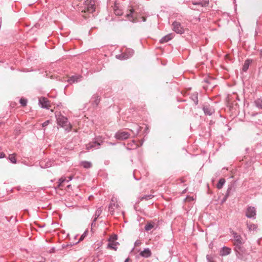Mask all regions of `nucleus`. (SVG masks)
I'll use <instances>...</instances> for the list:
<instances>
[{
  "instance_id": "obj_1",
  "label": "nucleus",
  "mask_w": 262,
  "mask_h": 262,
  "mask_svg": "<svg viewBox=\"0 0 262 262\" xmlns=\"http://www.w3.org/2000/svg\"><path fill=\"white\" fill-rule=\"evenodd\" d=\"M55 117L58 125L64 128L67 131L71 130L72 125L69 123L67 118L62 116L60 113H56Z\"/></svg>"
},
{
  "instance_id": "obj_2",
  "label": "nucleus",
  "mask_w": 262,
  "mask_h": 262,
  "mask_svg": "<svg viewBox=\"0 0 262 262\" xmlns=\"http://www.w3.org/2000/svg\"><path fill=\"white\" fill-rule=\"evenodd\" d=\"M95 11V5L94 0H86L84 3V9L81 10L82 13H93Z\"/></svg>"
},
{
  "instance_id": "obj_3",
  "label": "nucleus",
  "mask_w": 262,
  "mask_h": 262,
  "mask_svg": "<svg viewBox=\"0 0 262 262\" xmlns=\"http://www.w3.org/2000/svg\"><path fill=\"white\" fill-rule=\"evenodd\" d=\"M120 209V206L118 203L117 198H112L108 206V210L110 213L111 215H113L116 211H119Z\"/></svg>"
},
{
  "instance_id": "obj_4",
  "label": "nucleus",
  "mask_w": 262,
  "mask_h": 262,
  "mask_svg": "<svg viewBox=\"0 0 262 262\" xmlns=\"http://www.w3.org/2000/svg\"><path fill=\"white\" fill-rule=\"evenodd\" d=\"M243 244L234 245V251L237 257L242 259L246 254V250L243 246Z\"/></svg>"
},
{
  "instance_id": "obj_5",
  "label": "nucleus",
  "mask_w": 262,
  "mask_h": 262,
  "mask_svg": "<svg viewBox=\"0 0 262 262\" xmlns=\"http://www.w3.org/2000/svg\"><path fill=\"white\" fill-rule=\"evenodd\" d=\"M135 11L134 9H130L128 10V12L125 15V17L128 19V20L133 22L136 23L138 21L137 18L136 16H135Z\"/></svg>"
},
{
  "instance_id": "obj_6",
  "label": "nucleus",
  "mask_w": 262,
  "mask_h": 262,
  "mask_svg": "<svg viewBox=\"0 0 262 262\" xmlns=\"http://www.w3.org/2000/svg\"><path fill=\"white\" fill-rule=\"evenodd\" d=\"M129 136L130 134L124 131L118 132L115 135L116 138L119 140H125L128 139Z\"/></svg>"
},
{
  "instance_id": "obj_7",
  "label": "nucleus",
  "mask_w": 262,
  "mask_h": 262,
  "mask_svg": "<svg viewBox=\"0 0 262 262\" xmlns=\"http://www.w3.org/2000/svg\"><path fill=\"white\" fill-rule=\"evenodd\" d=\"M173 30L177 33L182 34L184 32V29L181 26V24L178 21H174L172 24Z\"/></svg>"
},
{
  "instance_id": "obj_8",
  "label": "nucleus",
  "mask_w": 262,
  "mask_h": 262,
  "mask_svg": "<svg viewBox=\"0 0 262 262\" xmlns=\"http://www.w3.org/2000/svg\"><path fill=\"white\" fill-rule=\"evenodd\" d=\"M39 103L42 108L49 109L51 106L50 101L45 97H40L39 99Z\"/></svg>"
},
{
  "instance_id": "obj_9",
  "label": "nucleus",
  "mask_w": 262,
  "mask_h": 262,
  "mask_svg": "<svg viewBox=\"0 0 262 262\" xmlns=\"http://www.w3.org/2000/svg\"><path fill=\"white\" fill-rule=\"evenodd\" d=\"M256 215V209L254 207L249 206L246 211V216L248 218L255 217Z\"/></svg>"
},
{
  "instance_id": "obj_10",
  "label": "nucleus",
  "mask_w": 262,
  "mask_h": 262,
  "mask_svg": "<svg viewBox=\"0 0 262 262\" xmlns=\"http://www.w3.org/2000/svg\"><path fill=\"white\" fill-rule=\"evenodd\" d=\"M102 143V141L101 142H98V141H95L94 142H92L89 143L88 144L86 145V149L89 150L90 149H92L94 148H99V146L101 145Z\"/></svg>"
},
{
  "instance_id": "obj_11",
  "label": "nucleus",
  "mask_w": 262,
  "mask_h": 262,
  "mask_svg": "<svg viewBox=\"0 0 262 262\" xmlns=\"http://www.w3.org/2000/svg\"><path fill=\"white\" fill-rule=\"evenodd\" d=\"M204 113L207 115H211L214 113V108L209 105H206L203 107Z\"/></svg>"
},
{
  "instance_id": "obj_12",
  "label": "nucleus",
  "mask_w": 262,
  "mask_h": 262,
  "mask_svg": "<svg viewBox=\"0 0 262 262\" xmlns=\"http://www.w3.org/2000/svg\"><path fill=\"white\" fill-rule=\"evenodd\" d=\"M140 255L144 258H148L151 256V252L149 248H146L140 253Z\"/></svg>"
},
{
  "instance_id": "obj_13",
  "label": "nucleus",
  "mask_w": 262,
  "mask_h": 262,
  "mask_svg": "<svg viewBox=\"0 0 262 262\" xmlns=\"http://www.w3.org/2000/svg\"><path fill=\"white\" fill-rule=\"evenodd\" d=\"M71 180H72V177H69V179L68 180H66V179L65 178H62V177L59 180V184L58 185V187L59 188H60V189H62L63 186H64L63 183L65 182H68L70 181H71Z\"/></svg>"
},
{
  "instance_id": "obj_14",
  "label": "nucleus",
  "mask_w": 262,
  "mask_h": 262,
  "mask_svg": "<svg viewBox=\"0 0 262 262\" xmlns=\"http://www.w3.org/2000/svg\"><path fill=\"white\" fill-rule=\"evenodd\" d=\"M231 253V249L227 247H223L221 250L220 252V255L222 256H226L229 255Z\"/></svg>"
},
{
  "instance_id": "obj_15",
  "label": "nucleus",
  "mask_w": 262,
  "mask_h": 262,
  "mask_svg": "<svg viewBox=\"0 0 262 262\" xmlns=\"http://www.w3.org/2000/svg\"><path fill=\"white\" fill-rule=\"evenodd\" d=\"M119 245V243L118 242H110L107 244V248L116 251L117 249V246Z\"/></svg>"
},
{
  "instance_id": "obj_16",
  "label": "nucleus",
  "mask_w": 262,
  "mask_h": 262,
  "mask_svg": "<svg viewBox=\"0 0 262 262\" xmlns=\"http://www.w3.org/2000/svg\"><path fill=\"white\" fill-rule=\"evenodd\" d=\"M234 245H237V244H244V241L241 236V235H238L237 236H235V238H234Z\"/></svg>"
},
{
  "instance_id": "obj_17",
  "label": "nucleus",
  "mask_w": 262,
  "mask_h": 262,
  "mask_svg": "<svg viewBox=\"0 0 262 262\" xmlns=\"http://www.w3.org/2000/svg\"><path fill=\"white\" fill-rule=\"evenodd\" d=\"M173 38V35L172 34H169L167 35L162 37L160 40L161 43H165L170 40L171 39Z\"/></svg>"
},
{
  "instance_id": "obj_18",
  "label": "nucleus",
  "mask_w": 262,
  "mask_h": 262,
  "mask_svg": "<svg viewBox=\"0 0 262 262\" xmlns=\"http://www.w3.org/2000/svg\"><path fill=\"white\" fill-rule=\"evenodd\" d=\"M209 1L207 0H203L201 1H200L198 3L196 2H192V4L194 5H199L201 6V7H206L208 5Z\"/></svg>"
},
{
  "instance_id": "obj_19",
  "label": "nucleus",
  "mask_w": 262,
  "mask_h": 262,
  "mask_svg": "<svg viewBox=\"0 0 262 262\" xmlns=\"http://www.w3.org/2000/svg\"><path fill=\"white\" fill-rule=\"evenodd\" d=\"M102 209L101 207H99L98 209H97L95 212V216L96 217L94 219L93 223L92 224V225H93L94 223L95 222L97 219V218L99 216V215L101 214L102 212Z\"/></svg>"
},
{
  "instance_id": "obj_20",
  "label": "nucleus",
  "mask_w": 262,
  "mask_h": 262,
  "mask_svg": "<svg viewBox=\"0 0 262 262\" xmlns=\"http://www.w3.org/2000/svg\"><path fill=\"white\" fill-rule=\"evenodd\" d=\"M134 53V51L132 49H126L124 54H126V56L128 57V58L132 57Z\"/></svg>"
},
{
  "instance_id": "obj_21",
  "label": "nucleus",
  "mask_w": 262,
  "mask_h": 262,
  "mask_svg": "<svg viewBox=\"0 0 262 262\" xmlns=\"http://www.w3.org/2000/svg\"><path fill=\"white\" fill-rule=\"evenodd\" d=\"M154 225L155 223L153 222L147 223V224L145 226V230L146 231H148L154 228Z\"/></svg>"
},
{
  "instance_id": "obj_22",
  "label": "nucleus",
  "mask_w": 262,
  "mask_h": 262,
  "mask_svg": "<svg viewBox=\"0 0 262 262\" xmlns=\"http://www.w3.org/2000/svg\"><path fill=\"white\" fill-rule=\"evenodd\" d=\"M81 165L85 168H89L92 166V163L88 161H82L81 163Z\"/></svg>"
},
{
  "instance_id": "obj_23",
  "label": "nucleus",
  "mask_w": 262,
  "mask_h": 262,
  "mask_svg": "<svg viewBox=\"0 0 262 262\" xmlns=\"http://www.w3.org/2000/svg\"><path fill=\"white\" fill-rule=\"evenodd\" d=\"M225 179L222 178V179H220L218 183L216 185L217 188L218 189H221L223 187V185L225 184Z\"/></svg>"
},
{
  "instance_id": "obj_24",
  "label": "nucleus",
  "mask_w": 262,
  "mask_h": 262,
  "mask_svg": "<svg viewBox=\"0 0 262 262\" xmlns=\"http://www.w3.org/2000/svg\"><path fill=\"white\" fill-rule=\"evenodd\" d=\"M247 228H248V229L250 231H254V230H256V229L257 228V226L256 225L252 224V223H248L247 224Z\"/></svg>"
},
{
  "instance_id": "obj_25",
  "label": "nucleus",
  "mask_w": 262,
  "mask_h": 262,
  "mask_svg": "<svg viewBox=\"0 0 262 262\" xmlns=\"http://www.w3.org/2000/svg\"><path fill=\"white\" fill-rule=\"evenodd\" d=\"M16 154H13L10 155L9 156V159L12 163L15 164L17 162V161L16 159Z\"/></svg>"
},
{
  "instance_id": "obj_26",
  "label": "nucleus",
  "mask_w": 262,
  "mask_h": 262,
  "mask_svg": "<svg viewBox=\"0 0 262 262\" xmlns=\"http://www.w3.org/2000/svg\"><path fill=\"white\" fill-rule=\"evenodd\" d=\"M114 13L116 15L120 16L122 15L123 12L122 10L118 8L116 5L114 7Z\"/></svg>"
},
{
  "instance_id": "obj_27",
  "label": "nucleus",
  "mask_w": 262,
  "mask_h": 262,
  "mask_svg": "<svg viewBox=\"0 0 262 262\" xmlns=\"http://www.w3.org/2000/svg\"><path fill=\"white\" fill-rule=\"evenodd\" d=\"M255 103L257 107L262 109V99H258L255 100Z\"/></svg>"
},
{
  "instance_id": "obj_28",
  "label": "nucleus",
  "mask_w": 262,
  "mask_h": 262,
  "mask_svg": "<svg viewBox=\"0 0 262 262\" xmlns=\"http://www.w3.org/2000/svg\"><path fill=\"white\" fill-rule=\"evenodd\" d=\"M116 58L121 60H125L128 59V57L126 56V54H124V53L121 54L116 55Z\"/></svg>"
},
{
  "instance_id": "obj_29",
  "label": "nucleus",
  "mask_w": 262,
  "mask_h": 262,
  "mask_svg": "<svg viewBox=\"0 0 262 262\" xmlns=\"http://www.w3.org/2000/svg\"><path fill=\"white\" fill-rule=\"evenodd\" d=\"M117 235L116 234L112 235L108 238V242H116V241L117 239Z\"/></svg>"
},
{
  "instance_id": "obj_30",
  "label": "nucleus",
  "mask_w": 262,
  "mask_h": 262,
  "mask_svg": "<svg viewBox=\"0 0 262 262\" xmlns=\"http://www.w3.org/2000/svg\"><path fill=\"white\" fill-rule=\"evenodd\" d=\"M81 78V76H72L70 78V79L69 80L70 81H72L73 82H77L79 79H80Z\"/></svg>"
},
{
  "instance_id": "obj_31",
  "label": "nucleus",
  "mask_w": 262,
  "mask_h": 262,
  "mask_svg": "<svg viewBox=\"0 0 262 262\" xmlns=\"http://www.w3.org/2000/svg\"><path fill=\"white\" fill-rule=\"evenodd\" d=\"M249 61L248 60H247L245 62V63L243 66V70L245 72H246L248 68H249Z\"/></svg>"
},
{
  "instance_id": "obj_32",
  "label": "nucleus",
  "mask_w": 262,
  "mask_h": 262,
  "mask_svg": "<svg viewBox=\"0 0 262 262\" xmlns=\"http://www.w3.org/2000/svg\"><path fill=\"white\" fill-rule=\"evenodd\" d=\"M88 233V230H85L84 231V232L80 236V238L79 239V242L83 241V239L87 236Z\"/></svg>"
},
{
  "instance_id": "obj_33",
  "label": "nucleus",
  "mask_w": 262,
  "mask_h": 262,
  "mask_svg": "<svg viewBox=\"0 0 262 262\" xmlns=\"http://www.w3.org/2000/svg\"><path fill=\"white\" fill-rule=\"evenodd\" d=\"M19 102L23 106H25L27 105V100L25 99L21 98L19 100Z\"/></svg>"
},
{
  "instance_id": "obj_34",
  "label": "nucleus",
  "mask_w": 262,
  "mask_h": 262,
  "mask_svg": "<svg viewBox=\"0 0 262 262\" xmlns=\"http://www.w3.org/2000/svg\"><path fill=\"white\" fill-rule=\"evenodd\" d=\"M232 189H233V186L232 185L231 186H229V187L227 189V194L226 195V196H227L231 194L230 191L232 190Z\"/></svg>"
},
{
  "instance_id": "obj_35",
  "label": "nucleus",
  "mask_w": 262,
  "mask_h": 262,
  "mask_svg": "<svg viewBox=\"0 0 262 262\" xmlns=\"http://www.w3.org/2000/svg\"><path fill=\"white\" fill-rule=\"evenodd\" d=\"M194 199V198H187V197H186L184 200V202H187V201H193Z\"/></svg>"
},
{
  "instance_id": "obj_36",
  "label": "nucleus",
  "mask_w": 262,
  "mask_h": 262,
  "mask_svg": "<svg viewBox=\"0 0 262 262\" xmlns=\"http://www.w3.org/2000/svg\"><path fill=\"white\" fill-rule=\"evenodd\" d=\"M231 233L232 234L234 238H235V236H237L238 235H239L237 232H236L234 231H231Z\"/></svg>"
},
{
  "instance_id": "obj_37",
  "label": "nucleus",
  "mask_w": 262,
  "mask_h": 262,
  "mask_svg": "<svg viewBox=\"0 0 262 262\" xmlns=\"http://www.w3.org/2000/svg\"><path fill=\"white\" fill-rule=\"evenodd\" d=\"M15 133L16 135H18L20 133V129L19 127L16 128L15 129Z\"/></svg>"
},
{
  "instance_id": "obj_38",
  "label": "nucleus",
  "mask_w": 262,
  "mask_h": 262,
  "mask_svg": "<svg viewBox=\"0 0 262 262\" xmlns=\"http://www.w3.org/2000/svg\"><path fill=\"white\" fill-rule=\"evenodd\" d=\"M141 244V242H140V241L137 240L135 243V246H138L140 245Z\"/></svg>"
},
{
  "instance_id": "obj_39",
  "label": "nucleus",
  "mask_w": 262,
  "mask_h": 262,
  "mask_svg": "<svg viewBox=\"0 0 262 262\" xmlns=\"http://www.w3.org/2000/svg\"><path fill=\"white\" fill-rule=\"evenodd\" d=\"M49 122H50L49 120H47V121H45V122H43L42 124V126L45 127V126H47L49 124Z\"/></svg>"
},
{
  "instance_id": "obj_40",
  "label": "nucleus",
  "mask_w": 262,
  "mask_h": 262,
  "mask_svg": "<svg viewBox=\"0 0 262 262\" xmlns=\"http://www.w3.org/2000/svg\"><path fill=\"white\" fill-rule=\"evenodd\" d=\"M194 98L195 99H193V100H194L195 103L197 104L198 103V97H197L196 95H194Z\"/></svg>"
},
{
  "instance_id": "obj_41",
  "label": "nucleus",
  "mask_w": 262,
  "mask_h": 262,
  "mask_svg": "<svg viewBox=\"0 0 262 262\" xmlns=\"http://www.w3.org/2000/svg\"><path fill=\"white\" fill-rule=\"evenodd\" d=\"M6 155L4 152H0V158H3L5 157Z\"/></svg>"
},
{
  "instance_id": "obj_42",
  "label": "nucleus",
  "mask_w": 262,
  "mask_h": 262,
  "mask_svg": "<svg viewBox=\"0 0 262 262\" xmlns=\"http://www.w3.org/2000/svg\"><path fill=\"white\" fill-rule=\"evenodd\" d=\"M141 18H142V20L143 21H146V17H144V16H142V17H141Z\"/></svg>"
},
{
  "instance_id": "obj_43",
  "label": "nucleus",
  "mask_w": 262,
  "mask_h": 262,
  "mask_svg": "<svg viewBox=\"0 0 262 262\" xmlns=\"http://www.w3.org/2000/svg\"><path fill=\"white\" fill-rule=\"evenodd\" d=\"M226 199H227V198H223V199L222 201V204H223V203H224L226 201Z\"/></svg>"
},
{
  "instance_id": "obj_44",
  "label": "nucleus",
  "mask_w": 262,
  "mask_h": 262,
  "mask_svg": "<svg viewBox=\"0 0 262 262\" xmlns=\"http://www.w3.org/2000/svg\"><path fill=\"white\" fill-rule=\"evenodd\" d=\"M65 205H66V206L68 207H71L73 205H71L70 204H68L67 203H65Z\"/></svg>"
},
{
  "instance_id": "obj_45",
  "label": "nucleus",
  "mask_w": 262,
  "mask_h": 262,
  "mask_svg": "<svg viewBox=\"0 0 262 262\" xmlns=\"http://www.w3.org/2000/svg\"><path fill=\"white\" fill-rule=\"evenodd\" d=\"M129 260V258H126V259L125 260L124 262H128Z\"/></svg>"
},
{
  "instance_id": "obj_46",
  "label": "nucleus",
  "mask_w": 262,
  "mask_h": 262,
  "mask_svg": "<svg viewBox=\"0 0 262 262\" xmlns=\"http://www.w3.org/2000/svg\"><path fill=\"white\" fill-rule=\"evenodd\" d=\"M143 199H145L147 200H148V198H144V197L141 198V200H142Z\"/></svg>"
},
{
  "instance_id": "obj_47",
  "label": "nucleus",
  "mask_w": 262,
  "mask_h": 262,
  "mask_svg": "<svg viewBox=\"0 0 262 262\" xmlns=\"http://www.w3.org/2000/svg\"><path fill=\"white\" fill-rule=\"evenodd\" d=\"M260 57L262 58V50L260 51Z\"/></svg>"
},
{
  "instance_id": "obj_48",
  "label": "nucleus",
  "mask_w": 262,
  "mask_h": 262,
  "mask_svg": "<svg viewBox=\"0 0 262 262\" xmlns=\"http://www.w3.org/2000/svg\"><path fill=\"white\" fill-rule=\"evenodd\" d=\"M67 187L68 188H69L71 187V185H67Z\"/></svg>"
},
{
  "instance_id": "obj_49",
  "label": "nucleus",
  "mask_w": 262,
  "mask_h": 262,
  "mask_svg": "<svg viewBox=\"0 0 262 262\" xmlns=\"http://www.w3.org/2000/svg\"><path fill=\"white\" fill-rule=\"evenodd\" d=\"M205 81L206 82H207V83H210V82H209L208 80H205Z\"/></svg>"
},
{
  "instance_id": "obj_50",
  "label": "nucleus",
  "mask_w": 262,
  "mask_h": 262,
  "mask_svg": "<svg viewBox=\"0 0 262 262\" xmlns=\"http://www.w3.org/2000/svg\"><path fill=\"white\" fill-rule=\"evenodd\" d=\"M145 196H148V197H149V196H151V195H145Z\"/></svg>"
},
{
  "instance_id": "obj_51",
  "label": "nucleus",
  "mask_w": 262,
  "mask_h": 262,
  "mask_svg": "<svg viewBox=\"0 0 262 262\" xmlns=\"http://www.w3.org/2000/svg\"><path fill=\"white\" fill-rule=\"evenodd\" d=\"M82 16H83L84 17H85V18H86V16H84V15H82Z\"/></svg>"
},
{
  "instance_id": "obj_52",
  "label": "nucleus",
  "mask_w": 262,
  "mask_h": 262,
  "mask_svg": "<svg viewBox=\"0 0 262 262\" xmlns=\"http://www.w3.org/2000/svg\"><path fill=\"white\" fill-rule=\"evenodd\" d=\"M46 207V206H45H45H41V207H42V208H43V207Z\"/></svg>"
},
{
  "instance_id": "obj_53",
  "label": "nucleus",
  "mask_w": 262,
  "mask_h": 262,
  "mask_svg": "<svg viewBox=\"0 0 262 262\" xmlns=\"http://www.w3.org/2000/svg\"><path fill=\"white\" fill-rule=\"evenodd\" d=\"M91 198L89 197V200H91Z\"/></svg>"
},
{
  "instance_id": "obj_54",
  "label": "nucleus",
  "mask_w": 262,
  "mask_h": 262,
  "mask_svg": "<svg viewBox=\"0 0 262 262\" xmlns=\"http://www.w3.org/2000/svg\"><path fill=\"white\" fill-rule=\"evenodd\" d=\"M190 8H191V9H194V8H191V7H190Z\"/></svg>"
}]
</instances>
